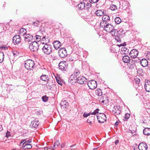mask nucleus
<instances>
[{
	"mask_svg": "<svg viewBox=\"0 0 150 150\" xmlns=\"http://www.w3.org/2000/svg\"><path fill=\"white\" fill-rule=\"evenodd\" d=\"M138 147L139 150H147L148 148L147 144L144 142L140 143Z\"/></svg>",
	"mask_w": 150,
	"mask_h": 150,
	"instance_id": "ddd939ff",
	"label": "nucleus"
},
{
	"mask_svg": "<svg viewBox=\"0 0 150 150\" xmlns=\"http://www.w3.org/2000/svg\"><path fill=\"white\" fill-rule=\"evenodd\" d=\"M99 0H89V2L92 3H95L97 2Z\"/></svg>",
	"mask_w": 150,
	"mask_h": 150,
	"instance_id": "864d4df0",
	"label": "nucleus"
},
{
	"mask_svg": "<svg viewBox=\"0 0 150 150\" xmlns=\"http://www.w3.org/2000/svg\"><path fill=\"white\" fill-rule=\"evenodd\" d=\"M59 56L61 58H64L67 55V52L66 49L64 47L60 48L58 51Z\"/></svg>",
	"mask_w": 150,
	"mask_h": 150,
	"instance_id": "0eeeda50",
	"label": "nucleus"
},
{
	"mask_svg": "<svg viewBox=\"0 0 150 150\" xmlns=\"http://www.w3.org/2000/svg\"><path fill=\"white\" fill-rule=\"evenodd\" d=\"M40 79L42 81L48 82L49 81V78L47 75H42L40 77Z\"/></svg>",
	"mask_w": 150,
	"mask_h": 150,
	"instance_id": "a878e982",
	"label": "nucleus"
},
{
	"mask_svg": "<svg viewBox=\"0 0 150 150\" xmlns=\"http://www.w3.org/2000/svg\"><path fill=\"white\" fill-rule=\"evenodd\" d=\"M143 134L146 135H150V128H145L143 131Z\"/></svg>",
	"mask_w": 150,
	"mask_h": 150,
	"instance_id": "cd10ccee",
	"label": "nucleus"
},
{
	"mask_svg": "<svg viewBox=\"0 0 150 150\" xmlns=\"http://www.w3.org/2000/svg\"><path fill=\"white\" fill-rule=\"evenodd\" d=\"M60 104L62 108L63 109H65V108H66L69 106L68 103L65 100L62 101L60 103Z\"/></svg>",
	"mask_w": 150,
	"mask_h": 150,
	"instance_id": "a211bd4d",
	"label": "nucleus"
},
{
	"mask_svg": "<svg viewBox=\"0 0 150 150\" xmlns=\"http://www.w3.org/2000/svg\"><path fill=\"white\" fill-rule=\"evenodd\" d=\"M10 136V132L8 131L6 133V137H8Z\"/></svg>",
	"mask_w": 150,
	"mask_h": 150,
	"instance_id": "13d9d810",
	"label": "nucleus"
},
{
	"mask_svg": "<svg viewBox=\"0 0 150 150\" xmlns=\"http://www.w3.org/2000/svg\"><path fill=\"white\" fill-rule=\"evenodd\" d=\"M114 28V27L111 24L108 23L106 25L104 30L110 33Z\"/></svg>",
	"mask_w": 150,
	"mask_h": 150,
	"instance_id": "f8f14e48",
	"label": "nucleus"
},
{
	"mask_svg": "<svg viewBox=\"0 0 150 150\" xmlns=\"http://www.w3.org/2000/svg\"><path fill=\"white\" fill-rule=\"evenodd\" d=\"M99 110L98 109V108L96 109V110H95L94 111V112H91L92 114L95 115L96 114H99L98 113H99L98 111Z\"/></svg>",
	"mask_w": 150,
	"mask_h": 150,
	"instance_id": "de8ad7c7",
	"label": "nucleus"
},
{
	"mask_svg": "<svg viewBox=\"0 0 150 150\" xmlns=\"http://www.w3.org/2000/svg\"><path fill=\"white\" fill-rule=\"evenodd\" d=\"M115 21L116 24H117L120 23L121 22V19L119 17H117L115 19Z\"/></svg>",
	"mask_w": 150,
	"mask_h": 150,
	"instance_id": "4c0bfd02",
	"label": "nucleus"
},
{
	"mask_svg": "<svg viewBox=\"0 0 150 150\" xmlns=\"http://www.w3.org/2000/svg\"><path fill=\"white\" fill-rule=\"evenodd\" d=\"M112 111L113 114L115 115H119L121 112L120 108L117 105L114 106Z\"/></svg>",
	"mask_w": 150,
	"mask_h": 150,
	"instance_id": "1a4fd4ad",
	"label": "nucleus"
},
{
	"mask_svg": "<svg viewBox=\"0 0 150 150\" xmlns=\"http://www.w3.org/2000/svg\"><path fill=\"white\" fill-rule=\"evenodd\" d=\"M86 69H87V70H88V71H89L90 70V66L89 65H88V66H87V67L86 68Z\"/></svg>",
	"mask_w": 150,
	"mask_h": 150,
	"instance_id": "0e129e2a",
	"label": "nucleus"
},
{
	"mask_svg": "<svg viewBox=\"0 0 150 150\" xmlns=\"http://www.w3.org/2000/svg\"><path fill=\"white\" fill-rule=\"evenodd\" d=\"M21 41V37L19 35H15L13 39V42L14 44H18Z\"/></svg>",
	"mask_w": 150,
	"mask_h": 150,
	"instance_id": "9b49d317",
	"label": "nucleus"
},
{
	"mask_svg": "<svg viewBox=\"0 0 150 150\" xmlns=\"http://www.w3.org/2000/svg\"><path fill=\"white\" fill-rule=\"evenodd\" d=\"M44 150H54V149L51 147V148L48 147H45L44 148Z\"/></svg>",
	"mask_w": 150,
	"mask_h": 150,
	"instance_id": "603ef678",
	"label": "nucleus"
},
{
	"mask_svg": "<svg viewBox=\"0 0 150 150\" xmlns=\"http://www.w3.org/2000/svg\"><path fill=\"white\" fill-rule=\"evenodd\" d=\"M39 124L38 121L36 119H35L33 121L31 122V125L32 127L34 128L36 127Z\"/></svg>",
	"mask_w": 150,
	"mask_h": 150,
	"instance_id": "5701e85b",
	"label": "nucleus"
},
{
	"mask_svg": "<svg viewBox=\"0 0 150 150\" xmlns=\"http://www.w3.org/2000/svg\"><path fill=\"white\" fill-rule=\"evenodd\" d=\"M24 65L25 68L28 70H30L35 67L34 62L30 59L26 60L24 62Z\"/></svg>",
	"mask_w": 150,
	"mask_h": 150,
	"instance_id": "f257e3e1",
	"label": "nucleus"
},
{
	"mask_svg": "<svg viewBox=\"0 0 150 150\" xmlns=\"http://www.w3.org/2000/svg\"><path fill=\"white\" fill-rule=\"evenodd\" d=\"M59 141L58 140H56L54 143V146L55 147L56 146H57L59 145Z\"/></svg>",
	"mask_w": 150,
	"mask_h": 150,
	"instance_id": "3c124183",
	"label": "nucleus"
},
{
	"mask_svg": "<svg viewBox=\"0 0 150 150\" xmlns=\"http://www.w3.org/2000/svg\"><path fill=\"white\" fill-rule=\"evenodd\" d=\"M19 35L20 36H25V35L26 34V30L23 28L20 29L19 30Z\"/></svg>",
	"mask_w": 150,
	"mask_h": 150,
	"instance_id": "4be33fe9",
	"label": "nucleus"
},
{
	"mask_svg": "<svg viewBox=\"0 0 150 150\" xmlns=\"http://www.w3.org/2000/svg\"><path fill=\"white\" fill-rule=\"evenodd\" d=\"M144 88L146 91L148 92H150V81L148 80L145 81Z\"/></svg>",
	"mask_w": 150,
	"mask_h": 150,
	"instance_id": "4468645a",
	"label": "nucleus"
},
{
	"mask_svg": "<svg viewBox=\"0 0 150 150\" xmlns=\"http://www.w3.org/2000/svg\"><path fill=\"white\" fill-rule=\"evenodd\" d=\"M107 24V23H105V22L102 21L100 23V27H101L102 28H103L104 29V27H105V26Z\"/></svg>",
	"mask_w": 150,
	"mask_h": 150,
	"instance_id": "ea45409f",
	"label": "nucleus"
},
{
	"mask_svg": "<svg viewBox=\"0 0 150 150\" xmlns=\"http://www.w3.org/2000/svg\"><path fill=\"white\" fill-rule=\"evenodd\" d=\"M41 36H40L38 35H36V39L38 42L40 41V40H41Z\"/></svg>",
	"mask_w": 150,
	"mask_h": 150,
	"instance_id": "09e8293b",
	"label": "nucleus"
},
{
	"mask_svg": "<svg viewBox=\"0 0 150 150\" xmlns=\"http://www.w3.org/2000/svg\"><path fill=\"white\" fill-rule=\"evenodd\" d=\"M56 80L57 81V83L60 85H62V83L61 81V79L59 78H58L57 77H55Z\"/></svg>",
	"mask_w": 150,
	"mask_h": 150,
	"instance_id": "a18cd8bd",
	"label": "nucleus"
},
{
	"mask_svg": "<svg viewBox=\"0 0 150 150\" xmlns=\"http://www.w3.org/2000/svg\"><path fill=\"white\" fill-rule=\"evenodd\" d=\"M80 74V72L78 69H76L74 71V74H72L71 76H73L74 77V79H75V78L77 77V76H78Z\"/></svg>",
	"mask_w": 150,
	"mask_h": 150,
	"instance_id": "473e14b6",
	"label": "nucleus"
},
{
	"mask_svg": "<svg viewBox=\"0 0 150 150\" xmlns=\"http://www.w3.org/2000/svg\"><path fill=\"white\" fill-rule=\"evenodd\" d=\"M32 142V139H30L29 140L26 141V139H24L22 140V141L20 143L19 145V146H23L25 144H30L29 143Z\"/></svg>",
	"mask_w": 150,
	"mask_h": 150,
	"instance_id": "b1692460",
	"label": "nucleus"
},
{
	"mask_svg": "<svg viewBox=\"0 0 150 150\" xmlns=\"http://www.w3.org/2000/svg\"><path fill=\"white\" fill-rule=\"evenodd\" d=\"M42 100L44 102H46L48 100V97H47L46 96H45L42 97Z\"/></svg>",
	"mask_w": 150,
	"mask_h": 150,
	"instance_id": "49530a36",
	"label": "nucleus"
},
{
	"mask_svg": "<svg viewBox=\"0 0 150 150\" xmlns=\"http://www.w3.org/2000/svg\"><path fill=\"white\" fill-rule=\"evenodd\" d=\"M119 123V122H118L117 121L115 124V126L117 127Z\"/></svg>",
	"mask_w": 150,
	"mask_h": 150,
	"instance_id": "e2e57ef3",
	"label": "nucleus"
},
{
	"mask_svg": "<svg viewBox=\"0 0 150 150\" xmlns=\"http://www.w3.org/2000/svg\"><path fill=\"white\" fill-rule=\"evenodd\" d=\"M129 52V50L126 47H123L121 49L120 52L122 54H127Z\"/></svg>",
	"mask_w": 150,
	"mask_h": 150,
	"instance_id": "393cba45",
	"label": "nucleus"
},
{
	"mask_svg": "<svg viewBox=\"0 0 150 150\" xmlns=\"http://www.w3.org/2000/svg\"><path fill=\"white\" fill-rule=\"evenodd\" d=\"M119 142V141L118 140H116L115 142V145H117L118 144Z\"/></svg>",
	"mask_w": 150,
	"mask_h": 150,
	"instance_id": "680f3d73",
	"label": "nucleus"
},
{
	"mask_svg": "<svg viewBox=\"0 0 150 150\" xmlns=\"http://www.w3.org/2000/svg\"><path fill=\"white\" fill-rule=\"evenodd\" d=\"M102 19L103 21L105 23H107V22L110 20V17L106 14L104 15L102 17Z\"/></svg>",
	"mask_w": 150,
	"mask_h": 150,
	"instance_id": "c756f323",
	"label": "nucleus"
},
{
	"mask_svg": "<svg viewBox=\"0 0 150 150\" xmlns=\"http://www.w3.org/2000/svg\"><path fill=\"white\" fill-rule=\"evenodd\" d=\"M24 145L21 147V149H30L31 148L32 146L30 144H25Z\"/></svg>",
	"mask_w": 150,
	"mask_h": 150,
	"instance_id": "7c9ffc66",
	"label": "nucleus"
},
{
	"mask_svg": "<svg viewBox=\"0 0 150 150\" xmlns=\"http://www.w3.org/2000/svg\"><path fill=\"white\" fill-rule=\"evenodd\" d=\"M91 115H92V113L91 112H89V113H88V114L86 113L85 112V117H87L88 116H89Z\"/></svg>",
	"mask_w": 150,
	"mask_h": 150,
	"instance_id": "4d7b16f0",
	"label": "nucleus"
},
{
	"mask_svg": "<svg viewBox=\"0 0 150 150\" xmlns=\"http://www.w3.org/2000/svg\"><path fill=\"white\" fill-rule=\"evenodd\" d=\"M0 48L1 49H4V50H6L8 49V47L7 46L4 45H2L1 46Z\"/></svg>",
	"mask_w": 150,
	"mask_h": 150,
	"instance_id": "5fc2aeb1",
	"label": "nucleus"
},
{
	"mask_svg": "<svg viewBox=\"0 0 150 150\" xmlns=\"http://www.w3.org/2000/svg\"><path fill=\"white\" fill-rule=\"evenodd\" d=\"M122 60L124 62L126 63H128L130 62V57L127 55L124 56L122 58Z\"/></svg>",
	"mask_w": 150,
	"mask_h": 150,
	"instance_id": "c85d7f7f",
	"label": "nucleus"
},
{
	"mask_svg": "<svg viewBox=\"0 0 150 150\" xmlns=\"http://www.w3.org/2000/svg\"><path fill=\"white\" fill-rule=\"evenodd\" d=\"M39 47V43L36 41H33L31 42L29 45V48L30 50L33 52L37 51Z\"/></svg>",
	"mask_w": 150,
	"mask_h": 150,
	"instance_id": "20e7f679",
	"label": "nucleus"
},
{
	"mask_svg": "<svg viewBox=\"0 0 150 150\" xmlns=\"http://www.w3.org/2000/svg\"><path fill=\"white\" fill-rule=\"evenodd\" d=\"M78 12L81 17L84 18V2L81 1L78 5Z\"/></svg>",
	"mask_w": 150,
	"mask_h": 150,
	"instance_id": "7ed1b4c3",
	"label": "nucleus"
},
{
	"mask_svg": "<svg viewBox=\"0 0 150 150\" xmlns=\"http://www.w3.org/2000/svg\"><path fill=\"white\" fill-rule=\"evenodd\" d=\"M94 116H92L91 117H89L88 119L87 120V122L89 123L90 125H92V120H93L94 119Z\"/></svg>",
	"mask_w": 150,
	"mask_h": 150,
	"instance_id": "e433bc0d",
	"label": "nucleus"
},
{
	"mask_svg": "<svg viewBox=\"0 0 150 150\" xmlns=\"http://www.w3.org/2000/svg\"><path fill=\"white\" fill-rule=\"evenodd\" d=\"M121 3L122 7V9L124 10L126 9L129 5V2L127 1H122Z\"/></svg>",
	"mask_w": 150,
	"mask_h": 150,
	"instance_id": "2eb2a0df",
	"label": "nucleus"
},
{
	"mask_svg": "<svg viewBox=\"0 0 150 150\" xmlns=\"http://www.w3.org/2000/svg\"><path fill=\"white\" fill-rule=\"evenodd\" d=\"M52 45L45 43L42 48V52L46 54H50L52 51Z\"/></svg>",
	"mask_w": 150,
	"mask_h": 150,
	"instance_id": "f03ea898",
	"label": "nucleus"
},
{
	"mask_svg": "<svg viewBox=\"0 0 150 150\" xmlns=\"http://www.w3.org/2000/svg\"><path fill=\"white\" fill-rule=\"evenodd\" d=\"M96 14L98 16H102L106 14V12L103 10H98L96 12Z\"/></svg>",
	"mask_w": 150,
	"mask_h": 150,
	"instance_id": "f3484780",
	"label": "nucleus"
},
{
	"mask_svg": "<svg viewBox=\"0 0 150 150\" xmlns=\"http://www.w3.org/2000/svg\"><path fill=\"white\" fill-rule=\"evenodd\" d=\"M40 24V22L37 21L33 23V25L36 27H38Z\"/></svg>",
	"mask_w": 150,
	"mask_h": 150,
	"instance_id": "37998d69",
	"label": "nucleus"
},
{
	"mask_svg": "<svg viewBox=\"0 0 150 150\" xmlns=\"http://www.w3.org/2000/svg\"><path fill=\"white\" fill-rule=\"evenodd\" d=\"M67 64L65 61L60 62L59 64L58 68L62 71H65L67 69Z\"/></svg>",
	"mask_w": 150,
	"mask_h": 150,
	"instance_id": "6e6552de",
	"label": "nucleus"
},
{
	"mask_svg": "<svg viewBox=\"0 0 150 150\" xmlns=\"http://www.w3.org/2000/svg\"><path fill=\"white\" fill-rule=\"evenodd\" d=\"M75 146H76V145L74 144L73 145H71L70 146V147L71 148H73V147L75 148Z\"/></svg>",
	"mask_w": 150,
	"mask_h": 150,
	"instance_id": "338daca9",
	"label": "nucleus"
},
{
	"mask_svg": "<svg viewBox=\"0 0 150 150\" xmlns=\"http://www.w3.org/2000/svg\"><path fill=\"white\" fill-rule=\"evenodd\" d=\"M93 17L91 14L86 16V17L85 18V21L87 22H90L93 21Z\"/></svg>",
	"mask_w": 150,
	"mask_h": 150,
	"instance_id": "2f4dec72",
	"label": "nucleus"
},
{
	"mask_svg": "<svg viewBox=\"0 0 150 150\" xmlns=\"http://www.w3.org/2000/svg\"><path fill=\"white\" fill-rule=\"evenodd\" d=\"M43 41L44 42H42L43 43H44V42H45V43H47V42L49 41V39L48 37H47L46 36H44L41 38V41Z\"/></svg>",
	"mask_w": 150,
	"mask_h": 150,
	"instance_id": "c9c22d12",
	"label": "nucleus"
},
{
	"mask_svg": "<svg viewBox=\"0 0 150 150\" xmlns=\"http://www.w3.org/2000/svg\"><path fill=\"white\" fill-rule=\"evenodd\" d=\"M126 42H124L123 44H121L120 46H123L124 47V46H125L126 45Z\"/></svg>",
	"mask_w": 150,
	"mask_h": 150,
	"instance_id": "bf43d9fd",
	"label": "nucleus"
},
{
	"mask_svg": "<svg viewBox=\"0 0 150 150\" xmlns=\"http://www.w3.org/2000/svg\"><path fill=\"white\" fill-rule=\"evenodd\" d=\"M91 3L90 2H88V1L87 2L86 7L87 8H89L90 7H91Z\"/></svg>",
	"mask_w": 150,
	"mask_h": 150,
	"instance_id": "8fccbe9b",
	"label": "nucleus"
},
{
	"mask_svg": "<svg viewBox=\"0 0 150 150\" xmlns=\"http://www.w3.org/2000/svg\"><path fill=\"white\" fill-rule=\"evenodd\" d=\"M53 46L55 49H57L61 45V43L59 41H55L53 43Z\"/></svg>",
	"mask_w": 150,
	"mask_h": 150,
	"instance_id": "aec40b11",
	"label": "nucleus"
},
{
	"mask_svg": "<svg viewBox=\"0 0 150 150\" xmlns=\"http://www.w3.org/2000/svg\"><path fill=\"white\" fill-rule=\"evenodd\" d=\"M95 93L98 96H101L102 95V91L101 89L98 88L95 91Z\"/></svg>",
	"mask_w": 150,
	"mask_h": 150,
	"instance_id": "f704fd0d",
	"label": "nucleus"
},
{
	"mask_svg": "<svg viewBox=\"0 0 150 150\" xmlns=\"http://www.w3.org/2000/svg\"><path fill=\"white\" fill-rule=\"evenodd\" d=\"M128 63V66L130 69H132L136 67L135 63L134 60L131 59L130 61V62H129Z\"/></svg>",
	"mask_w": 150,
	"mask_h": 150,
	"instance_id": "dca6fc26",
	"label": "nucleus"
},
{
	"mask_svg": "<svg viewBox=\"0 0 150 150\" xmlns=\"http://www.w3.org/2000/svg\"><path fill=\"white\" fill-rule=\"evenodd\" d=\"M138 54V52L137 50L133 49L129 53V55L132 58H135Z\"/></svg>",
	"mask_w": 150,
	"mask_h": 150,
	"instance_id": "9d476101",
	"label": "nucleus"
},
{
	"mask_svg": "<svg viewBox=\"0 0 150 150\" xmlns=\"http://www.w3.org/2000/svg\"><path fill=\"white\" fill-rule=\"evenodd\" d=\"M130 115L128 113H126L125 114L123 119L124 120L127 121V120L129 118Z\"/></svg>",
	"mask_w": 150,
	"mask_h": 150,
	"instance_id": "a19ab883",
	"label": "nucleus"
},
{
	"mask_svg": "<svg viewBox=\"0 0 150 150\" xmlns=\"http://www.w3.org/2000/svg\"><path fill=\"white\" fill-rule=\"evenodd\" d=\"M135 58H136V59L135 60H134L135 62L136 61L138 62L139 61V58H136V57Z\"/></svg>",
	"mask_w": 150,
	"mask_h": 150,
	"instance_id": "774afa93",
	"label": "nucleus"
},
{
	"mask_svg": "<svg viewBox=\"0 0 150 150\" xmlns=\"http://www.w3.org/2000/svg\"><path fill=\"white\" fill-rule=\"evenodd\" d=\"M118 30L115 29H114V28L112 30V31L110 32L112 35V36H116L117 34Z\"/></svg>",
	"mask_w": 150,
	"mask_h": 150,
	"instance_id": "72a5a7b5",
	"label": "nucleus"
},
{
	"mask_svg": "<svg viewBox=\"0 0 150 150\" xmlns=\"http://www.w3.org/2000/svg\"><path fill=\"white\" fill-rule=\"evenodd\" d=\"M87 84L89 88L91 89L96 88L97 86V83L94 80H92L87 82Z\"/></svg>",
	"mask_w": 150,
	"mask_h": 150,
	"instance_id": "423d86ee",
	"label": "nucleus"
},
{
	"mask_svg": "<svg viewBox=\"0 0 150 150\" xmlns=\"http://www.w3.org/2000/svg\"><path fill=\"white\" fill-rule=\"evenodd\" d=\"M3 130V129L2 125H0V131H2Z\"/></svg>",
	"mask_w": 150,
	"mask_h": 150,
	"instance_id": "69168bd1",
	"label": "nucleus"
},
{
	"mask_svg": "<svg viewBox=\"0 0 150 150\" xmlns=\"http://www.w3.org/2000/svg\"><path fill=\"white\" fill-rule=\"evenodd\" d=\"M4 54L2 52H0V63L2 62L4 60Z\"/></svg>",
	"mask_w": 150,
	"mask_h": 150,
	"instance_id": "58836bf2",
	"label": "nucleus"
},
{
	"mask_svg": "<svg viewBox=\"0 0 150 150\" xmlns=\"http://www.w3.org/2000/svg\"><path fill=\"white\" fill-rule=\"evenodd\" d=\"M115 38L117 42H120L121 41V40L117 36L116 37V36H115Z\"/></svg>",
	"mask_w": 150,
	"mask_h": 150,
	"instance_id": "6e6d98bb",
	"label": "nucleus"
},
{
	"mask_svg": "<svg viewBox=\"0 0 150 150\" xmlns=\"http://www.w3.org/2000/svg\"><path fill=\"white\" fill-rule=\"evenodd\" d=\"M110 9L114 11L117 10V8L116 5L112 4L110 6Z\"/></svg>",
	"mask_w": 150,
	"mask_h": 150,
	"instance_id": "79ce46f5",
	"label": "nucleus"
},
{
	"mask_svg": "<svg viewBox=\"0 0 150 150\" xmlns=\"http://www.w3.org/2000/svg\"><path fill=\"white\" fill-rule=\"evenodd\" d=\"M96 117L98 120L99 123H103L106 120V115L103 113H100L98 114H97Z\"/></svg>",
	"mask_w": 150,
	"mask_h": 150,
	"instance_id": "39448f33",
	"label": "nucleus"
},
{
	"mask_svg": "<svg viewBox=\"0 0 150 150\" xmlns=\"http://www.w3.org/2000/svg\"><path fill=\"white\" fill-rule=\"evenodd\" d=\"M147 56L148 57L149 59H150V52H149L147 54Z\"/></svg>",
	"mask_w": 150,
	"mask_h": 150,
	"instance_id": "052dcab7",
	"label": "nucleus"
},
{
	"mask_svg": "<svg viewBox=\"0 0 150 150\" xmlns=\"http://www.w3.org/2000/svg\"><path fill=\"white\" fill-rule=\"evenodd\" d=\"M135 83L137 84H139L140 83V80L139 78H136L134 79Z\"/></svg>",
	"mask_w": 150,
	"mask_h": 150,
	"instance_id": "c03bdc74",
	"label": "nucleus"
},
{
	"mask_svg": "<svg viewBox=\"0 0 150 150\" xmlns=\"http://www.w3.org/2000/svg\"><path fill=\"white\" fill-rule=\"evenodd\" d=\"M141 65L143 67H145L148 65L147 61L145 59H142L139 61Z\"/></svg>",
	"mask_w": 150,
	"mask_h": 150,
	"instance_id": "412c9836",
	"label": "nucleus"
},
{
	"mask_svg": "<svg viewBox=\"0 0 150 150\" xmlns=\"http://www.w3.org/2000/svg\"><path fill=\"white\" fill-rule=\"evenodd\" d=\"M84 77L80 76L78 78H76V81L79 83L82 84L84 83Z\"/></svg>",
	"mask_w": 150,
	"mask_h": 150,
	"instance_id": "bb28decb",
	"label": "nucleus"
},
{
	"mask_svg": "<svg viewBox=\"0 0 150 150\" xmlns=\"http://www.w3.org/2000/svg\"><path fill=\"white\" fill-rule=\"evenodd\" d=\"M24 38L26 41H31L33 39L32 35L29 34H26Z\"/></svg>",
	"mask_w": 150,
	"mask_h": 150,
	"instance_id": "6ab92c4d",
	"label": "nucleus"
}]
</instances>
